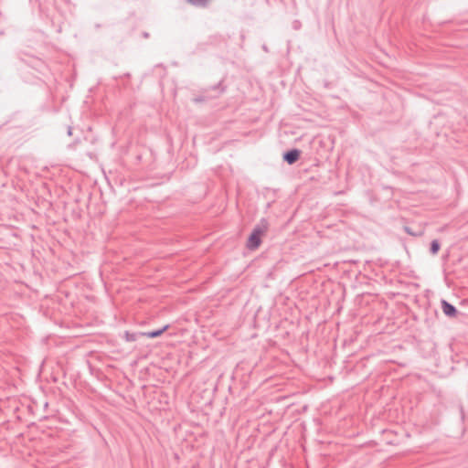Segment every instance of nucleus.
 I'll return each instance as SVG.
<instances>
[{"label":"nucleus","mask_w":468,"mask_h":468,"mask_svg":"<svg viewBox=\"0 0 468 468\" xmlns=\"http://www.w3.org/2000/svg\"><path fill=\"white\" fill-rule=\"evenodd\" d=\"M266 229L267 222L265 220L261 221V225H258L254 228L247 242V247L250 250H256L257 248H259L261 244V236L266 231Z\"/></svg>","instance_id":"nucleus-1"},{"label":"nucleus","mask_w":468,"mask_h":468,"mask_svg":"<svg viewBox=\"0 0 468 468\" xmlns=\"http://www.w3.org/2000/svg\"><path fill=\"white\" fill-rule=\"evenodd\" d=\"M301 152L298 149H292L283 154V160L289 165L294 164L300 157Z\"/></svg>","instance_id":"nucleus-2"},{"label":"nucleus","mask_w":468,"mask_h":468,"mask_svg":"<svg viewBox=\"0 0 468 468\" xmlns=\"http://www.w3.org/2000/svg\"><path fill=\"white\" fill-rule=\"evenodd\" d=\"M441 309L443 314L449 317H454L457 314V309L446 300H441Z\"/></svg>","instance_id":"nucleus-3"},{"label":"nucleus","mask_w":468,"mask_h":468,"mask_svg":"<svg viewBox=\"0 0 468 468\" xmlns=\"http://www.w3.org/2000/svg\"><path fill=\"white\" fill-rule=\"evenodd\" d=\"M168 328V325H165L163 328L154 331H149L146 333H143V335L147 336L148 338H156L160 336L166 329Z\"/></svg>","instance_id":"nucleus-4"},{"label":"nucleus","mask_w":468,"mask_h":468,"mask_svg":"<svg viewBox=\"0 0 468 468\" xmlns=\"http://www.w3.org/2000/svg\"><path fill=\"white\" fill-rule=\"evenodd\" d=\"M440 247H441L440 242L437 239H433L431 242V248H430L431 253L433 255L437 254L440 250Z\"/></svg>","instance_id":"nucleus-5"},{"label":"nucleus","mask_w":468,"mask_h":468,"mask_svg":"<svg viewBox=\"0 0 468 468\" xmlns=\"http://www.w3.org/2000/svg\"><path fill=\"white\" fill-rule=\"evenodd\" d=\"M137 335H138L137 334H135V333H130V332H128V331H126V332L124 333V338H125V340H126V341H128V342H134V341H136V340H137Z\"/></svg>","instance_id":"nucleus-6"},{"label":"nucleus","mask_w":468,"mask_h":468,"mask_svg":"<svg viewBox=\"0 0 468 468\" xmlns=\"http://www.w3.org/2000/svg\"><path fill=\"white\" fill-rule=\"evenodd\" d=\"M190 4L199 6H205L209 0H187Z\"/></svg>","instance_id":"nucleus-7"},{"label":"nucleus","mask_w":468,"mask_h":468,"mask_svg":"<svg viewBox=\"0 0 468 468\" xmlns=\"http://www.w3.org/2000/svg\"><path fill=\"white\" fill-rule=\"evenodd\" d=\"M67 133H68L69 135L72 134V128L70 126L68 127Z\"/></svg>","instance_id":"nucleus-8"}]
</instances>
